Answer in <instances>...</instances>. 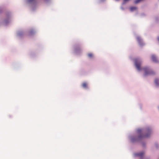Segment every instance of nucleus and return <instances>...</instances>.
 Segmentation results:
<instances>
[{
    "mask_svg": "<svg viewBox=\"0 0 159 159\" xmlns=\"http://www.w3.org/2000/svg\"><path fill=\"white\" fill-rule=\"evenodd\" d=\"M130 0H124V3H125L129 1Z\"/></svg>",
    "mask_w": 159,
    "mask_h": 159,
    "instance_id": "nucleus-13",
    "label": "nucleus"
},
{
    "mask_svg": "<svg viewBox=\"0 0 159 159\" xmlns=\"http://www.w3.org/2000/svg\"><path fill=\"white\" fill-rule=\"evenodd\" d=\"M144 155V153L143 152H141L139 153L136 154L137 156H139L141 157H142Z\"/></svg>",
    "mask_w": 159,
    "mask_h": 159,
    "instance_id": "nucleus-4",
    "label": "nucleus"
},
{
    "mask_svg": "<svg viewBox=\"0 0 159 159\" xmlns=\"http://www.w3.org/2000/svg\"><path fill=\"white\" fill-rule=\"evenodd\" d=\"M157 39H158V41H159V37H158L157 38Z\"/></svg>",
    "mask_w": 159,
    "mask_h": 159,
    "instance_id": "nucleus-14",
    "label": "nucleus"
},
{
    "mask_svg": "<svg viewBox=\"0 0 159 159\" xmlns=\"http://www.w3.org/2000/svg\"><path fill=\"white\" fill-rule=\"evenodd\" d=\"M142 131V130L141 129H138V132L139 133H140Z\"/></svg>",
    "mask_w": 159,
    "mask_h": 159,
    "instance_id": "nucleus-12",
    "label": "nucleus"
},
{
    "mask_svg": "<svg viewBox=\"0 0 159 159\" xmlns=\"http://www.w3.org/2000/svg\"><path fill=\"white\" fill-rule=\"evenodd\" d=\"M152 60L153 61L155 62H158V60L157 59V58L156 57V56L154 55H152V56L151 57Z\"/></svg>",
    "mask_w": 159,
    "mask_h": 159,
    "instance_id": "nucleus-3",
    "label": "nucleus"
},
{
    "mask_svg": "<svg viewBox=\"0 0 159 159\" xmlns=\"http://www.w3.org/2000/svg\"><path fill=\"white\" fill-rule=\"evenodd\" d=\"M35 0H28V2H34Z\"/></svg>",
    "mask_w": 159,
    "mask_h": 159,
    "instance_id": "nucleus-11",
    "label": "nucleus"
},
{
    "mask_svg": "<svg viewBox=\"0 0 159 159\" xmlns=\"http://www.w3.org/2000/svg\"><path fill=\"white\" fill-rule=\"evenodd\" d=\"M159 81V80H155V84L157 85H158V81Z\"/></svg>",
    "mask_w": 159,
    "mask_h": 159,
    "instance_id": "nucleus-10",
    "label": "nucleus"
},
{
    "mask_svg": "<svg viewBox=\"0 0 159 159\" xmlns=\"http://www.w3.org/2000/svg\"><path fill=\"white\" fill-rule=\"evenodd\" d=\"M146 131L147 133V134H146L145 135L141 136H139L138 138V139H140L141 137L146 138V137H148V136H149L151 134V130L150 129H149V128H147L146 129Z\"/></svg>",
    "mask_w": 159,
    "mask_h": 159,
    "instance_id": "nucleus-2",
    "label": "nucleus"
},
{
    "mask_svg": "<svg viewBox=\"0 0 159 159\" xmlns=\"http://www.w3.org/2000/svg\"><path fill=\"white\" fill-rule=\"evenodd\" d=\"M88 56H89V57L91 58L93 57V55L91 53H89L88 54Z\"/></svg>",
    "mask_w": 159,
    "mask_h": 159,
    "instance_id": "nucleus-8",
    "label": "nucleus"
},
{
    "mask_svg": "<svg viewBox=\"0 0 159 159\" xmlns=\"http://www.w3.org/2000/svg\"><path fill=\"white\" fill-rule=\"evenodd\" d=\"M137 8L136 7H131L130 8V10L131 11H133L137 9Z\"/></svg>",
    "mask_w": 159,
    "mask_h": 159,
    "instance_id": "nucleus-6",
    "label": "nucleus"
},
{
    "mask_svg": "<svg viewBox=\"0 0 159 159\" xmlns=\"http://www.w3.org/2000/svg\"><path fill=\"white\" fill-rule=\"evenodd\" d=\"M137 40L139 43L141 44V43H142V40L140 37H137Z\"/></svg>",
    "mask_w": 159,
    "mask_h": 159,
    "instance_id": "nucleus-5",
    "label": "nucleus"
},
{
    "mask_svg": "<svg viewBox=\"0 0 159 159\" xmlns=\"http://www.w3.org/2000/svg\"><path fill=\"white\" fill-rule=\"evenodd\" d=\"M83 87L84 88H88V85L87 83H83L82 84Z\"/></svg>",
    "mask_w": 159,
    "mask_h": 159,
    "instance_id": "nucleus-7",
    "label": "nucleus"
},
{
    "mask_svg": "<svg viewBox=\"0 0 159 159\" xmlns=\"http://www.w3.org/2000/svg\"><path fill=\"white\" fill-rule=\"evenodd\" d=\"M135 65L136 69L139 71L143 70L144 73V76L148 75H152L154 74L155 73L152 69L148 67H145L143 68L141 67V61L138 59H136L134 60Z\"/></svg>",
    "mask_w": 159,
    "mask_h": 159,
    "instance_id": "nucleus-1",
    "label": "nucleus"
},
{
    "mask_svg": "<svg viewBox=\"0 0 159 159\" xmlns=\"http://www.w3.org/2000/svg\"><path fill=\"white\" fill-rule=\"evenodd\" d=\"M138 140V139H135L134 138H132V141H133V142H134V141H136V140Z\"/></svg>",
    "mask_w": 159,
    "mask_h": 159,
    "instance_id": "nucleus-9",
    "label": "nucleus"
}]
</instances>
